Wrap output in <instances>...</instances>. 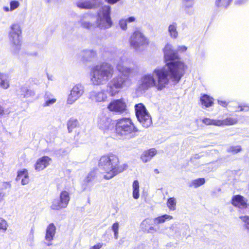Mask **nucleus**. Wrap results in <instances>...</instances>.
<instances>
[{"label":"nucleus","mask_w":249,"mask_h":249,"mask_svg":"<svg viewBox=\"0 0 249 249\" xmlns=\"http://www.w3.org/2000/svg\"><path fill=\"white\" fill-rule=\"evenodd\" d=\"M99 167L103 173L105 174L104 178L106 179H110L126 170L128 166L125 163L120 164L118 156L113 154H109L101 157Z\"/></svg>","instance_id":"7ed1b4c3"},{"label":"nucleus","mask_w":249,"mask_h":249,"mask_svg":"<svg viewBox=\"0 0 249 249\" xmlns=\"http://www.w3.org/2000/svg\"><path fill=\"white\" fill-rule=\"evenodd\" d=\"M165 65L157 67L151 72L143 74L140 80L139 88L147 90L155 88L158 91L168 88L171 83H178L184 74L185 64L177 60L178 55L170 45L163 49Z\"/></svg>","instance_id":"f257e3e1"},{"label":"nucleus","mask_w":249,"mask_h":249,"mask_svg":"<svg viewBox=\"0 0 249 249\" xmlns=\"http://www.w3.org/2000/svg\"><path fill=\"white\" fill-rule=\"evenodd\" d=\"M16 179L17 180L21 179V184L23 185L27 184L29 182V176L27 170L24 169L18 171Z\"/></svg>","instance_id":"a211bd4d"},{"label":"nucleus","mask_w":249,"mask_h":249,"mask_svg":"<svg viewBox=\"0 0 249 249\" xmlns=\"http://www.w3.org/2000/svg\"><path fill=\"white\" fill-rule=\"evenodd\" d=\"M231 2L230 0H216L215 4L217 7L223 9L227 8Z\"/></svg>","instance_id":"473e14b6"},{"label":"nucleus","mask_w":249,"mask_h":249,"mask_svg":"<svg viewBox=\"0 0 249 249\" xmlns=\"http://www.w3.org/2000/svg\"><path fill=\"white\" fill-rule=\"evenodd\" d=\"M107 3L110 4H113L119 1L120 0H106Z\"/></svg>","instance_id":"5fc2aeb1"},{"label":"nucleus","mask_w":249,"mask_h":249,"mask_svg":"<svg viewBox=\"0 0 249 249\" xmlns=\"http://www.w3.org/2000/svg\"><path fill=\"white\" fill-rule=\"evenodd\" d=\"M9 39L12 44V49L15 53L18 52L21 48L20 35L21 30L18 24L14 23L10 26Z\"/></svg>","instance_id":"0eeeda50"},{"label":"nucleus","mask_w":249,"mask_h":249,"mask_svg":"<svg viewBox=\"0 0 249 249\" xmlns=\"http://www.w3.org/2000/svg\"><path fill=\"white\" fill-rule=\"evenodd\" d=\"M176 200L174 197H170L168 199L167 205L170 210L174 211L176 208Z\"/></svg>","instance_id":"f704fd0d"},{"label":"nucleus","mask_w":249,"mask_h":249,"mask_svg":"<svg viewBox=\"0 0 249 249\" xmlns=\"http://www.w3.org/2000/svg\"><path fill=\"white\" fill-rule=\"evenodd\" d=\"M45 102L43 106L44 107H49L55 103L56 100L53 98H49L46 93L45 96Z\"/></svg>","instance_id":"e433bc0d"},{"label":"nucleus","mask_w":249,"mask_h":249,"mask_svg":"<svg viewBox=\"0 0 249 249\" xmlns=\"http://www.w3.org/2000/svg\"><path fill=\"white\" fill-rule=\"evenodd\" d=\"M85 92V87L80 83L75 84L70 91L68 95L67 103L72 105L83 96Z\"/></svg>","instance_id":"9d476101"},{"label":"nucleus","mask_w":249,"mask_h":249,"mask_svg":"<svg viewBox=\"0 0 249 249\" xmlns=\"http://www.w3.org/2000/svg\"><path fill=\"white\" fill-rule=\"evenodd\" d=\"M114 73V67L110 63L103 62L92 68L91 82L96 86L104 85L112 77Z\"/></svg>","instance_id":"20e7f679"},{"label":"nucleus","mask_w":249,"mask_h":249,"mask_svg":"<svg viewBox=\"0 0 249 249\" xmlns=\"http://www.w3.org/2000/svg\"><path fill=\"white\" fill-rule=\"evenodd\" d=\"M119 25L122 30L125 31L127 29V22L125 19H121L119 21Z\"/></svg>","instance_id":"a18cd8bd"},{"label":"nucleus","mask_w":249,"mask_h":249,"mask_svg":"<svg viewBox=\"0 0 249 249\" xmlns=\"http://www.w3.org/2000/svg\"><path fill=\"white\" fill-rule=\"evenodd\" d=\"M217 103L218 105L224 107H226L229 104V103L227 102L226 101H223L220 99L217 100Z\"/></svg>","instance_id":"09e8293b"},{"label":"nucleus","mask_w":249,"mask_h":249,"mask_svg":"<svg viewBox=\"0 0 249 249\" xmlns=\"http://www.w3.org/2000/svg\"><path fill=\"white\" fill-rule=\"evenodd\" d=\"M76 5L81 9H90L94 7V5L89 0L78 1Z\"/></svg>","instance_id":"bb28decb"},{"label":"nucleus","mask_w":249,"mask_h":249,"mask_svg":"<svg viewBox=\"0 0 249 249\" xmlns=\"http://www.w3.org/2000/svg\"><path fill=\"white\" fill-rule=\"evenodd\" d=\"M213 99L207 94H203L200 97L201 104L206 107H209L213 105Z\"/></svg>","instance_id":"b1692460"},{"label":"nucleus","mask_w":249,"mask_h":249,"mask_svg":"<svg viewBox=\"0 0 249 249\" xmlns=\"http://www.w3.org/2000/svg\"><path fill=\"white\" fill-rule=\"evenodd\" d=\"M183 228H184L185 230H189V226H188V225H184V226H183Z\"/></svg>","instance_id":"13d9d810"},{"label":"nucleus","mask_w":249,"mask_h":249,"mask_svg":"<svg viewBox=\"0 0 249 249\" xmlns=\"http://www.w3.org/2000/svg\"><path fill=\"white\" fill-rule=\"evenodd\" d=\"M230 1L231 2L232 1V0H230Z\"/></svg>","instance_id":"774afa93"},{"label":"nucleus","mask_w":249,"mask_h":249,"mask_svg":"<svg viewBox=\"0 0 249 249\" xmlns=\"http://www.w3.org/2000/svg\"><path fill=\"white\" fill-rule=\"evenodd\" d=\"M205 182V180L204 178H199L196 179L192 180L189 183V186L190 187H194L195 188L199 187L200 186L204 184Z\"/></svg>","instance_id":"c756f323"},{"label":"nucleus","mask_w":249,"mask_h":249,"mask_svg":"<svg viewBox=\"0 0 249 249\" xmlns=\"http://www.w3.org/2000/svg\"><path fill=\"white\" fill-rule=\"evenodd\" d=\"M97 124L100 129L105 131L111 130L115 125L114 121L103 112L98 115Z\"/></svg>","instance_id":"9b49d317"},{"label":"nucleus","mask_w":249,"mask_h":249,"mask_svg":"<svg viewBox=\"0 0 249 249\" xmlns=\"http://www.w3.org/2000/svg\"><path fill=\"white\" fill-rule=\"evenodd\" d=\"M6 185H8V186H10V184H9V183H6Z\"/></svg>","instance_id":"69168bd1"},{"label":"nucleus","mask_w":249,"mask_h":249,"mask_svg":"<svg viewBox=\"0 0 249 249\" xmlns=\"http://www.w3.org/2000/svg\"><path fill=\"white\" fill-rule=\"evenodd\" d=\"M202 122L206 125H213L218 126L219 120L205 118L202 120Z\"/></svg>","instance_id":"4c0bfd02"},{"label":"nucleus","mask_w":249,"mask_h":249,"mask_svg":"<svg viewBox=\"0 0 249 249\" xmlns=\"http://www.w3.org/2000/svg\"><path fill=\"white\" fill-rule=\"evenodd\" d=\"M152 223L151 219H145L141 223V227L143 231H147V228L152 224Z\"/></svg>","instance_id":"ea45409f"},{"label":"nucleus","mask_w":249,"mask_h":249,"mask_svg":"<svg viewBox=\"0 0 249 249\" xmlns=\"http://www.w3.org/2000/svg\"><path fill=\"white\" fill-rule=\"evenodd\" d=\"M33 231H34L33 229H32V230H31V232H33Z\"/></svg>","instance_id":"338daca9"},{"label":"nucleus","mask_w":249,"mask_h":249,"mask_svg":"<svg viewBox=\"0 0 249 249\" xmlns=\"http://www.w3.org/2000/svg\"><path fill=\"white\" fill-rule=\"evenodd\" d=\"M67 207V206H66L59 198H56L53 200L50 207L53 210H60Z\"/></svg>","instance_id":"4be33fe9"},{"label":"nucleus","mask_w":249,"mask_h":249,"mask_svg":"<svg viewBox=\"0 0 249 249\" xmlns=\"http://www.w3.org/2000/svg\"><path fill=\"white\" fill-rule=\"evenodd\" d=\"M79 55L82 59L85 61H90L96 57V52L93 49H86L82 51Z\"/></svg>","instance_id":"dca6fc26"},{"label":"nucleus","mask_w":249,"mask_h":249,"mask_svg":"<svg viewBox=\"0 0 249 249\" xmlns=\"http://www.w3.org/2000/svg\"><path fill=\"white\" fill-rule=\"evenodd\" d=\"M127 22L130 23L134 22L136 20V18L134 17H130L127 18L125 19Z\"/></svg>","instance_id":"603ef678"},{"label":"nucleus","mask_w":249,"mask_h":249,"mask_svg":"<svg viewBox=\"0 0 249 249\" xmlns=\"http://www.w3.org/2000/svg\"><path fill=\"white\" fill-rule=\"evenodd\" d=\"M93 179V176L91 174L88 175L87 178L84 180L83 185H85V187H83V190H85L87 189V187L89 185V184L92 182Z\"/></svg>","instance_id":"79ce46f5"},{"label":"nucleus","mask_w":249,"mask_h":249,"mask_svg":"<svg viewBox=\"0 0 249 249\" xmlns=\"http://www.w3.org/2000/svg\"><path fill=\"white\" fill-rule=\"evenodd\" d=\"M3 10L5 12H9V11H11V8H9L7 6H5L3 7Z\"/></svg>","instance_id":"6e6d98bb"},{"label":"nucleus","mask_w":249,"mask_h":249,"mask_svg":"<svg viewBox=\"0 0 249 249\" xmlns=\"http://www.w3.org/2000/svg\"><path fill=\"white\" fill-rule=\"evenodd\" d=\"M135 109L137 118L145 128L149 127L152 124L151 117L145 106L142 103L135 105Z\"/></svg>","instance_id":"6e6552de"},{"label":"nucleus","mask_w":249,"mask_h":249,"mask_svg":"<svg viewBox=\"0 0 249 249\" xmlns=\"http://www.w3.org/2000/svg\"><path fill=\"white\" fill-rule=\"evenodd\" d=\"M177 24L173 22L168 26V31L171 38L175 39L178 36V32L177 31Z\"/></svg>","instance_id":"a878e982"},{"label":"nucleus","mask_w":249,"mask_h":249,"mask_svg":"<svg viewBox=\"0 0 249 249\" xmlns=\"http://www.w3.org/2000/svg\"><path fill=\"white\" fill-rule=\"evenodd\" d=\"M172 219H173L172 216L168 214H164L155 218L153 219V222L155 225H159L164 223L166 220H171Z\"/></svg>","instance_id":"c85d7f7f"},{"label":"nucleus","mask_w":249,"mask_h":249,"mask_svg":"<svg viewBox=\"0 0 249 249\" xmlns=\"http://www.w3.org/2000/svg\"><path fill=\"white\" fill-rule=\"evenodd\" d=\"M182 235H186V233L183 232Z\"/></svg>","instance_id":"0e129e2a"},{"label":"nucleus","mask_w":249,"mask_h":249,"mask_svg":"<svg viewBox=\"0 0 249 249\" xmlns=\"http://www.w3.org/2000/svg\"><path fill=\"white\" fill-rule=\"evenodd\" d=\"M107 108L111 111L121 114L126 110V104L123 99H116L108 104Z\"/></svg>","instance_id":"f8f14e48"},{"label":"nucleus","mask_w":249,"mask_h":249,"mask_svg":"<svg viewBox=\"0 0 249 249\" xmlns=\"http://www.w3.org/2000/svg\"><path fill=\"white\" fill-rule=\"evenodd\" d=\"M52 245V244H51V243H48V244H47V246H50V245Z\"/></svg>","instance_id":"e2e57ef3"},{"label":"nucleus","mask_w":249,"mask_h":249,"mask_svg":"<svg viewBox=\"0 0 249 249\" xmlns=\"http://www.w3.org/2000/svg\"><path fill=\"white\" fill-rule=\"evenodd\" d=\"M7 228V225L6 221L0 218V230H2L5 231Z\"/></svg>","instance_id":"49530a36"},{"label":"nucleus","mask_w":249,"mask_h":249,"mask_svg":"<svg viewBox=\"0 0 249 249\" xmlns=\"http://www.w3.org/2000/svg\"><path fill=\"white\" fill-rule=\"evenodd\" d=\"M126 58L120 56L116 59L115 68L118 74L113 77L107 85L106 91L110 96H114L121 89L127 88L131 83L130 76L133 70L130 67L124 66Z\"/></svg>","instance_id":"f03ea898"},{"label":"nucleus","mask_w":249,"mask_h":249,"mask_svg":"<svg viewBox=\"0 0 249 249\" xmlns=\"http://www.w3.org/2000/svg\"><path fill=\"white\" fill-rule=\"evenodd\" d=\"M51 161V159L48 156H43L39 158L35 164V170L37 171L44 170L50 165Z\"/></svg>","instance_id":"4468645a"},{"label":"nucleus","mask_w":249,"mask_h":249,"mask_svg":"<svg viewBox=\"0 0 249 249\" xmlns=\"http://www.w3.org/2000/svg\"><path fill=\"white\" fill-rule=\"evenodd\" d=\"M155 172L157 173H158L159 172H158V170L157 169H155Z\"/></svg>","instance_id":"680f3d73"},{"label":"nucleus","mask_w":249,"mask_h":249,"mask_svg":"<svg viewBox=\"0 0 249 249\" xmlns=\"http://www.w3.org/2000/svg\"><path fill=\"white\" fill-rule=\"evenodd\" d=\"M242 150L240 145L230 146L227 148V152L232 154H235L240 152Z\"/></svg>","instance_id":"c9c22d12"},{"label":"nucleus","mask_w":249,"mask_h":249,"mask_svg":"<svg viewBox=\"0 0 249 249\" xmlns=\"http://www.w3.org/2000/svg\"><path fill=\"white\" fill-rule=\"evenodd\" d=\"M110 7L104 5L100 9L97 14L96 19L97 26L101 30H105L110 28L113 25L110 17Z\"/></svg>","instance_id":"423d86ee"},{"label":"nucleus","mask_w":249,"mask_h":249,"mask_svg":"<svg viewBox=\"0 0 249 249\" xmlns=\"http://www.w3.org/2000/svg\"><path fill=\"white\" fill-rule=\"evenodd\" d=\"M131 47L135 50H138L141 47L148 44V39L144 35L139 31H135L130 38Z\"/></svg>","instance_id":"1a4fd4ad"},{"label":"nucleus","mask_w":249,"mask_h":249,"mask_svg":"<svg viewBox=\"0 0 249 249\" xmlns=\"http://www.w3.org/2000/svg\"><path fill=\"white\" fill-rule=\"evenodd\" d=\"M79 125V124L77 119L74 118H70L67 123L69 132H71L74 128L78 127Z\"/></svg>","instance_id":"cd10ccee"},{"label":"nucleus","mask_w":249,"mask_h":249,"mask_svg":"<svg viewBox=\"0 0 249 249\" xmlns=\"http://www.w3.org/2000/svg\"><path fill=\"white\" fill-rule=\"evenodd\" d=\"M59 198L63 202L66 206H68L70 200V194L67 191H63L60 193Z\"/></svg>","instance_id":"7c9ffc66"},{"label":"nucleus","mask_w":249,"mask_h":249,"mask_svg":"<svg viewBox=\"0 0 249 249\" xmlns=\"http://www.w3.org/2000/svg\"><path fill=\"white\" fill-rule=\"evenodd\" d=\"M89 98L94 102H102L107 100V95L104 90H92L89 92Z\"/></svg>","instance_id":"ddd939ff"},{"label":"nucleus","mask_w":249,"mask_h":249,"mask_svg":"<svg viewBox=\"0 0 249 249\" xmlns=\"http://www.w3.org/2000/svg\"><path fill=\"white\" fill-rule=\"evenodd\" d=\"M56 231V227L53 223L50 224L46 229L45 239L49 242L53 240Z\"/></svg>","instance_id":"f3484780"},{"label":"nucleus","mask_w":249,"mask_h":249,"mask_svg":"<svg viewBox=\"0 0 249 249\" xmlns=\"http://www.w3.org/2000/svg\"><path fill=\"white\" fill-rule=\"evenodd\" d=\"M115 127L116 133L118 136L128 139L134 138L138 131L131 119L128 118L118 120Z\"/></svg>","instance_id":"39448f33"},{"label":"nucleus","mask_w":249,"mask_h":249,"mask_svg":"<svg viewBox=\"0 0 249 249\" xmlns=\"http://www.w3.org/2000/svg\"><path fill=\"white\" fill-rule=\"evenodd\" d=\"M152 231H157V230L153 227L150 226L147 228V231H145L147 232H150Z\"/></svg>","instance_id":"864d4df0"},{"label":"nucleus","mask_w":249,"mask_h":249,"mask_svg":"<svg viewBox=\"0 0 249 249\" xmlns=\"http://www.w3.org/2000/svg\"><path fill=\"white\" fill-rule=\"evenodd\" d=\"M81 26L83 28L85 29H87L89 30H90L92 29L94 27V24L90 22L85 21L84 19H81L79 21Z\"/></svg>","instance_id":"58836bf2"},{"label":"nucleus","mask_w":249,"mask_h":249,"mask_svg":"<svg viewBox=\"0 0 249 249\" xmlns=\"http://www.w3.org/2000/svg\"><path fill=\"white\" fill-rule=\"evenodd\" d=\"M243 223V227L246 230L249 231V216L240 215L239 217Z\"/></svg>","instance_id":"72a5a7b5"},{"label":"nucleus","mask_w":249,"mask_h":249,"mask_svg":"<svg viewBox=\"0 0 249 249\" xmlns=\"http://www.w3.org/2000/svg\"><path fill=\"white\" fill-rule=\"evenodd\" d=\"M218 126L224 125H232L236 124L238 119L234 117H228L223 120H219Z\"/></svg>","instance_id":"412c9836"},{"label":"nucleus","mask_w":249,"mask_h":249,"mask_svg":"<svg viewBox=\"0 0 249 249\" xmlns=\"http://www.w3.org/2000/svg\"><path fill=\"white\" fill-rule=\"evenodd\" d=\"M18 95L23 98H29L34 96L35 92L34 90L29 89L28 87L23 86L20 88Z\"/></svg>","instance_id":"6ab92c4d"},{"label":"nucleus","mask_w":249,"mask_h":249,"mask_svg":"<svg viewBox=\"0 0 249 249\" xmlns=\"http://www.w3.org/2000/svg\"><path fill=\"white\" fill-rule=\"evenodd\" d=\"M133 197L134 199L139 197V183L138 180H134L133 185Z\"/></svg>","instance_id":"2f4dec72"},{"label":"nucleus","mask_w":249,"mask_h":249,"mask_svg":"<svg viewBox=\"0 0 249 249\" xmlns=\"http://www.w3.org/2000/svg\"><path fill=\"white\" fill-rule=\"evenodd\" d=\"M248 0H235V4L236 5H242L245 3Z\"/></svg>","instance_id":"8fccbe9b"},{"label":"nucleus","mask_w":249,"mask_h":249,"mask_svg":"<svg viewBox=\"0 0 249 249\" xmlns=\"http://www.w3.org/2000/svg\"><path fill=\"white\" fill-rule=\"evenodd\" d=\"M119 223L118 222L114 223L112 226V230L114 233V238L117 239L118 237Z\"/></svg>","instance_id":"37998d69"},{"label":"nucleus","mask_w":249,"mask_h":249,"mask_svg":"<svg viewBox=\"0 0 249 249\" xmlns=\"http://www.w3.org/2000/svg\"><path fill=\"white\" fill-rule=\"evenodd\" d=\"M19 2L18 0H12L10 2V7L11 8V11H13L14 10L18 8L19 6Z\"/></svg>","instance_id":"c03bdc74"},{"label":"nucleus","mask_w":249,"mask_h":249,"mask_svg":"<svg viewBox=\"0 0 249 249\" xmlns=\"http://www.w3.org/2000/svg\"><path fill=\"white\" fill-rule=\"evenodd\" d=\"M182 3L185 10L189 15L194 13L193 7L194 4V0H183Z\"/></svg>","instance_id":"393cba45"},{"label":"nucleus","mask_w":249,"mask_h":249,"mask_svg":"<svg viewBox=\"0 0 249 249\" xmlns=\"http://www.w3.org/2000/svg\"><path fill=\"white\" fill-rule=\"evenodd\" d=\"M167 45H170L172 46V49L176 52V53H177V54L178 55V52H179L180 53H183V52H186L187 49V47L186 46H179L178 47L177 50H174L173 49V46H172V45L171 44L167 43V44H166L165 46ZM177 60H179V61H180L182 62V61L180 60V58H179V56H178V58H177ZM183 63H184L183 62Z\"/></svg>","instance_id":"a19ab883"},{"label":"nucleus","mask_w":249,"mask_h":249,"mask_svg":"<svg viewBox=\"0 0 249 249\" xmlns=\"http://www.w3.org/2000/svg\"><path fill=\"white\" fill-rule=\"evenodd\" d=\"M3 113V110L1 108V107H0V116L2 115Z\"/></svg>","instance_id":"bf43d9fd"},{"label":"nucleus","mask_w":249,"mask_h":249,"mask_svg":"<svg viewBox=\"0 0 249 249\" xmlns=\"http://www.w3.org/2000/svg\"><path fill=\"white\" fill-rule=\"evenodd\" d=\"M0 87L3 89H7L9 87V79L8 76L0 72Z\"/></svg>","instance_id":"5701e85b"},{"label":"nucleus","mask_w":249,"mask_h":249,"mask_svg":"<svg viewBox=\"0 0 249 249\" xmlns=\"http://www.w3.org/2000/svg\"><path fill=\"white\" fill-rule=\"evenodd\" d=\"M231 203L233 206L240 209L246 208L248 206L247 199L239 195L233 196Z\"/></svg>","instance_id":"2eb2a0df"},{"label":"nucleus","mask_w":249,"mask_h":249,"mask_svg":"<svg viewBox=\"0 0 249 249\" xmlns=\"http://www.w3.org/2000/svg\"><path fill=\"white\" fill-rule=\"evenodd\" d=\"M103 245L102 243H98L91 247L90 249H100L103 247Z\"/></svg>","instance_id":"3c124183"},{"label":"nucleus","mask_w":249,"mask_h":249,"mask_svg":"<svg viewBox=\"0 0 249 249\" xmlns=\"http://www.w3.org/2000/svg\"><path fill=\"white\" fill-rule=\"evenodd\" d=\"M156 153V150L155 149H151L148 151H144L141 156V159L144 162H147L149 161Z\"/></svg>","instance_id":"aec40b11"},{"label":"nucleus","mask_w":249,"mask_h":249,"mask_svg":"<svg viewBox=\"0 0 249 249\" xmlns=\"http://www.w3.org/2000/svg\"><path fill=\"white\" fill-rule=\"evenodd\" d=\"M52 77H53V76H52V75H51V76H50V75H49V74H47V77H48V79L49 80H53V79H52Z\"/></svg>","instance_id":"4d7b16f0"},{"label":"nucleus","mask_w":249,"mask_h":249,"mask_svg":"<svg viewBox=\"0 0 249 249\" xmlns=\"http://www.w3.org/2000/svg\"><path fill=\"white\" fill-rule=\"evenodd\" d=\"M174 228H174V227L173 226H171V227H169V230H172V231H173V230H174Z\"/></svg>","instance_id":"052dcab7"},{"label":"nucleus","mask_w":249,"mask_h":249,"mask_svg":"<svg viewBox=\"0 0 249 249\" xmlns=\"http://www.w3.org/2000/svg\"><path fill=\"white\" fill-rule=\"evenodd\" d=\"M239 109L237 110L236 111H249V106L247 104H241L238 106Z\"/></svg>","instance_id":"de8ad7c7"}]
</instances>
